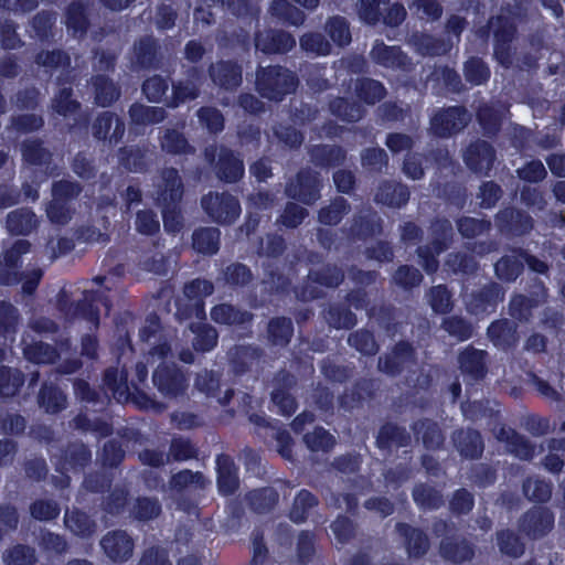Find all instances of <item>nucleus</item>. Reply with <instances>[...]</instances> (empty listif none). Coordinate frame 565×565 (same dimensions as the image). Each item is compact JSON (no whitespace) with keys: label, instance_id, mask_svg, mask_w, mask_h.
<instances>
[{"label":"nucleus","instance_id":"obj_19","mask_svg":"<svg viewBox=\"0 0 565 565\" xmlns=\"http://www.w3.org/2000/svg\"><path fill=\"white\" fill-rule=\"evenodd\" d=\"M451 443L461 457L479 458L484 449L483 439L478 430L460 428L452 433Z\"/></svg>","mask_w":565,"mask_h":565},{"label":"nucleus","instance_id":"obj_41","mask_svg":"<svg viewBox=\"0 0 565 565\" xmlns=\"http://www.w3.org/2000/svg\"><path fill=\"white\" fill-rule=\"evenodd\" d=\"M95 102L100 107L110 106L120 97L119 87L108 77L98 75L93 78Z\"/></svg>","mask_w":565,"mask_h":565},{"label":"nucleus","instance_id":"obj_60","mask_svg":"<svg viewBox=\"0 0 565 565\" xmlns=\"http://www.w3.org/2000/svg\"><path fill=\"white\" fill-rule=\"evenodd\" d=\"M157 60V43L146 36L134 45V61L142 67H150Z\"/></svg>","mask_w":565,"mask_h":565},{"label":"nucleus","instance_id":"obj_40","mask_svg":"<svg viewBox=\"0 0 565 565\" xmlns=\"http://www.w3.org/2000/svg\"><path fill=\"white\" fill-rule=\"evenodd\" d=\"M294 333L290 319L285 317L273 318L267 326V339L273 345L285 347L289 343Z\"/></svg>","mask_w":565,"mask_h":565},{"label":"nucleus","instance_id":"obj_42","mask_svg":"<svg viewBox=\"0 0 565 565\" xmlns=\"http://www.w3.org/2000/svg\"><path fill=\"white\" fill-rule=\"evenodd\" d=\"M495 275L504 281H514L523 270V260L520 250L512 255L501 257L494 265Z\"/></svg>","mask_w":565,"mask_h":565},{"label":"nucleus","instance_id":"obj_31","mask_svg":"<svg viewBox=\"0 0 565 565\" xmlns=\"http://www.w3.org/2000/svg\"><path fill=\"white\" fill-rule=\"evenodd\" d=\"M347 152L339 146L318 145L310 149V159L318 167H335L344 162Z\"/></svg>","mask_w":565,"mask_h":565},{"label":"nucleus","instance_id":"obj_17","mask_svg":"<svg viewBox=\"0 0 565 565\" xmlns=\"http://www.w3.org/2000/svg\"><path fill=\"white\" fill-rule=\"evenodd\" d=\"M92 134L98 140L116 145L125 134V122L114 113H102L92 125Z\"/></svg>","mask_w":565,"mask_h":565},{"label":"nucleus","instance_id":"obj_62","mask_svg":"<svg viewBox=\"0 0 565 565\" xmlns=\"http://www.w3.org/2000/svg\"><path fill=\"white\" fill-rule=\"evenodd\" d=\"M504 111L503 107L495 108L491 105L480 107L478 119L486 134L494 135L500 129Z\"/></svg>","mask_w":565,"mask_h":565},{"label":"nucleus","instance_id":"obj_10","mask_svg":"<svg viewBox=\"0 0 565 565\" xmlns=\"http://www.w3.org/2000/svg\"><path fill=\"white\" fill-rule=\"evenodd\" d=\"M100 547L113 563H125L134 554L135 542L132 537L122 530L107 532L99 542Z\"/></svg>","mask_w":565,"mask_h":565},{"label":"nucleus","instance_id":"obj_33","mask_svg":"<svg viewBox=\"0 0 565 565\" xmlns=\"http://www.w3.org/2000/svg\"><path fill=\"white\" fill-rule=\"evenodd\" d=\"M161 149L170 154H192L195 148L191 146L185 136L174 128H167L159 138Z\"/></svg>","mask_w":565,"mask_h":565},{"label":"nucleus","instance_id":"obj_23","mask_svg":"<svg viewBox=\"0 0 565 565\" xmlns=\"http://www.w3.org/2000/svg\"><path fill=\"white\" fill-rule=\"evenodd\" d=\"M487 352L473 347H467L458 355L461 373L471 380H481L487 374Z\"/></svg>","mask_w":565,"mask_h":565},{"label":"nucleus","instance_id":"obj_56","mask_svg":"<svg viewBox=\"0 0 565 565\" xmlns=\"http://www.w3.org/2000/svg\"><path fill=\"white\" fill-rule=\"evenodd\" d=\"M299 45L305 52L317 56L329 55L332 49L331 43L317 32L305 33L299 40Z\"/></svg>","mask_w":565,"mask_h":565},{"label":"nucleus","instance_id":"obj_47","mask_svg":"<svg viewBox=\"0 0 565 565\" xmlns=\"http://www.w3.org/2000/svg\"><path fill=\"white\" fill-rule=\"evenodd\" d=\"M104 385L111 391L113 396L121 402L126 399L129 392V386L127 383V372L125 365L121 371L118 369L109 367L106 370L104 375Z\"/></svg>","mask_w":565,"mask_h":565},{"label":"nucleus","instance_id":"obj_26","mask_svg":"<svg viewBox=\"0 0 565 565\" xmlns=\"http://www.w3.org/2000/svg\"><path fill=\"white\" fill-rule=\"evenodd\" d=\"M6 224L12 235H29L39 227L40 220L32 210L21 207L7 215Z\"/></svg>","mask_w":565,"mask_h":565},{"label":"nucleus","instance_id":"obj_36","mask_svg":"<svg viewBox=\"0 0 565 565\" xmlns=\"http://www.w3.org/2000/svg\"><path fill=\"white\" fill-rule=\"evenodd\" d=\"M211 319L220 324H244L253 319V315L230 303H221L212 308Z\"/></svg>","mask_w":565,"mask_h":565},{"label":"nucleus","instance_id":"obj_63","mask_svg":"<svg viewBox=\"0 0 565 565\" xmlns=\"http://www.w3.org/2000/svg\"><path fill=\"white\" fill-rule=\"evenodd\" d=\"M206 482L203 473L185 469L173 475L169 481V486L172 490L181 492L191 486L202 489L206 486Z\"/></svg>","mask_w":565,"mask_h":565},{"label":"nucleus","instance_id":"obj_55","mask_svg":"<svg viewBox=\"0 0 565 565\" xmlns=\"http://www.w3.org/2000/svg\"><path fill=\"white\" fill-rule=\"evenodd\" d=\"M355 93L358 97L369 105H374L385 96L384 86L371 78H362L355 85Z\"/></svg>","mask_w":565,"mask_h":565},{"label":"nucleus","instance_id":"obj_27","mask_svg":"<svg viewBox=\"0 0 565 565\" xmlns=\"http://www.w3.org/2000/svg\"><path fill=\"white\" fill-rule=\"evenodd\" d=\"M130 126H148L162 122L167 118L163 107L134 103L128 110Z\"/></svg>","mask_w":565,"mask_h":565},{"label":"nucleus","instance_id":"obj_13","mask_svg":"<svg viewBox=\"0 0 565 565\" xmlns=\"http://www.w3.org/2000/svg\"><path fill=\"white\" fill-rule=\"evenodd\" d=\"M31 243L26 239H18L13 245L3 250L0 258V284L14 285L20 281L19 273L17 271L20 257L29 253Z\"/></svg>","mask_w":565,"mask_h":565},{"label":"nucleus","instance_id":"obj_45","mask_svg":"<svg viewBox=\"0 0 565 565\" xmlns=\"http://www.w3.org/2000/svg\"><path fill=\"white\" fill-rule=\"evenodd\" d=\"M324 31L332 42L340 47L349 45L352 41L350 24L343 17L334 15L329 18L326 22Z\"/></svg>","mask_w":565,"mask_h":565},{"label":"nucleus","instance_id":"obj_49","mask_svg":"<svg viewBox=\"0 0 565 565\" xmlns=\"http://www.w3.org/2000/svg\"><path fill=\"white\" fill-rule=\"evenodd\" d=\"M396 529L407 540V551L411 556L419 557L427 552L429 542L423 532L406 524H398Z\"/></svg>","mask_w":565,"mask_h":565},{"label":"nucleus","instance_id":"obj_22","mask_svg":"<svg viewBox=\"0 0 565 565\" xmlns=\"http://www.w3.org/2000/svg\"><path fill=\"white\" fill-rule=\"evenodd\" d=\"M209 75L215 85L225 89H234L242 84V67L231 61L211 64Z\"/></svg>","mask_w":565,"mask_h":565},{"label":"nucleus","instance_id":"obj_4","mask_svg":"<svg viewBox=\"0 0 565 565\" xmlns=\"http://www.w3.org/2000/svg\"><path fill=\"white\" fill-rule=\"evenodd\" d=\"M201 206L211 221L222 225L234 223L242 211L237 198L228 192L210 191L201 198Z\"/></svg>","mask_w":565,"mask_h":565},{"label":"nucleus","instance_id":"obj_48","mask_svg":"<svg viewBox=\"0 0 565 565\" xmlns=\"http://www.w3.org/2000/svg\"><path fill=\"white\" fill-rule=\"evenodd\" d=\"M214 286L205 279H194L184 286V295L196 305V317L204 318L203 298L212 295Z\"/></svg>","mask_w":565,"mask_h":565},{"label":"nucleus","instance_id":"obj_51","mask_svg":"<svg viewBox=\"0 0 565 565\" xmlns=\"http://www.w3.org/2000/svg\"><path fill=\"white\" fill-rule=\"evenodd\" d=\"M440 554L444 558L461 563L473 556V550L466 541L444 540L440 544Z\"/></svg>","mask_w":565,"mask_h":565},{"label":"nucleus","instance_id":"obj_16","mask_svg":"<svg viewBox=\"0 0 565 565\" xmlns=\"http://www.w3.org/2000/svg\"><path fill=\"white\" fill-rule=\"evenodd\" d=\"M504 289L497 282H490L472 292L468 301V310L473 315L493 311L504 299Z\"/></svg>","mask_w":565,"mask_h":565},{"label":"nucleus","instance_id":"obj_9","mask_svg":"<svg viewBox=\"0 0 565 565\" xmlns=\"http://www.w3.org/2000/svg\"><path fill=\"white\" fill-rule=\"evenodd\" d=\"M471 116L463 107H449L437 113L430 122L431 131L439 137H448L462 130Z\"/></svg>","mask_w":565,"mask_h":565},{"label":"nucleus","instance_id":"obj_24","mask_svg":"<svg viewBox=\"0 0 565 565\" xmlns=\"http://www.w3.org/2000/svg\"><path fill=\"white\" fill-rule=\"evenodd\" d=\"M497 223L501 232L520 236L529 233L533 227L532 217L515 209H505L497 215Z\"/></svg>","mask_w":565,"mask_h":565},{"label":"nucleus","instance_id":"obj_2","mask_svg":"<svg viewBox=\"0 0 565 565\" xmlns=\"http://www.w3.org/2000/svg\"><path fill=\"white\" fill-rule=\"evenodd\" d=\"M103 303L108 308L107 302L103 299L102 295L94 290H84L82 299H73L67 290L62 289L57 295L56 305L61 312L64 313L66 319H84L98 326L99 309L97 303Z\"/></svg>","mask_w":565,"mask_h":565},{"label":"nucleus","instance_id":"obj_3","mask_svg":"<svg viewBox=\"0 0 565 565\" xmlns=\"http://www.w3.org/2000/svg\"><path fill=\"white\" fill-rule=\"evenodd\" d=\"M433 241L430 245L419 246L417 255L419 264L428 274L436 273L439 267L437 256L448 248L452 239V225L448 220H437L431 224Z\"/></svg>","mask_w":565,"mask_h":565},{"label":"nucleus","instance_id":"obj_46","mask_svg":"<svg viewBox=\"0 0 565 565\" xmlns=\"http://www.w3.org/2000/svg\"><path fill=\"white\" fill-rule=\"evenodd\" d=\"M279 499L278 492L273 488L253 490L247 494V501L253 511L267 513L275 508Z\"/></svg>","mask_w":565,"mask_h":565},{"label":"nucleus","instance_id":"obj_39","mask_svg":"<svg viewBox=\"0 0 565 565\" xmlns=\"http://www.w3.org/2000/svg\"><path fill=\"white\" fill-rule=\"evenodd\" d=\"M411 443V435L405 428L398 427L394 424L384 425L377 435L376 444L382 449H390L392 447H405Z\"/></svg>","mask_w":565,"mask_h":565},{"label":"nucleus","instance_id":"obj_14","mask_svg":"<svg viewBox=\"0 0 565 565\" xmlns=\"http://www.w3.org/2000/svg\"><path fill=\"white\" fill-rule=\"evenodd\" d=\"M371 60L386 68L409 72L413 68L412 60L399 46L386 45L383 41H375L371 52Z\"/></svg>","mask_w":565,"mask_h":565},{"label":"nucleus","instance_id":"obj_53","mask_svg":"<svg viewBox=\"0 0 565 565\" xmlns=\"http://www.w3.org/2000/svg\"><path fill=\"white\" fill-rule=\"evenodd\" d=\"M23 160L33 166H42L50 161L51 152L38 139H26L21 145Z\"/></svg>","mask_w":565,"mask_h":565},{"label":"nucleus","instance_id":"obj_64","mask_svg":"<svg viewBox=\"0 0 565 565\" xmlns=\"http://www.w3.org/2000/svg\"><path fill=\"white\" fill-rule=\"evenodd\" d=\"M2 559L6 565H34L36 556L34 548L18 544L6 550Z\"/></svg>","mask_w":565,"mask_h":565},{"label":"nucleus","instance_id":"obj_21","mask_svg":"<svg viewBox=\"0 0 565 565\" xmlns=\"http://www.w3.org/2000/svg\"><path fill=\"white\" fill-rule=\"evenodd\" d=\"M201 72L196 67L188 71V77L172 84V98L170 107H178L188 100H193L200 95Z\"/></svg>","mask_w":565,"mask_h":565},{"label":"nucleus","instance_id":"obj_5","mask_svg":"<svg viewBox=\"0 0 565 565\" xmlns=\"http://www.w3.org/2000/svg\"><path fill=\"white\" fill-rule=\"evenodd\" d=\"M216 157L215 170L221 181L234 183L243 177V161L231 149L216 145H211L204 149V158L207 162L213 163Z\"/></svg>","mask_w":565,"mask_h":565},{"label":"nucleus","instance_id":"obj_57","mask_svg":"<svg viewBox=\"0 0 565 565\" xmlns=\"http://www.w3.org/2000/svg\"><path fill=\"white\" fill-rule=\"evenodd\" d=\"M318 499L308 490H301L294 500L290 509V519L294 522H303L308 518V512L317 507Z\"/></svg>","mask_w":565,"mask_h":565},{"label":"nucleus","instance_id":"obj_50","mask_svg":"<svg viewBox=\"0 0 565 565\" xmlns=\"http://www.w3.org/2000/svg\"><path fill=\"white\" fill-rule=\"evenodd\" d=\"M329 109L332 115L347 122L359 121L364 116V109L360 105L342 97L331 100Z\"/></svg>","mask_w":565,"mask_h":565},{"label":"nucleus","instance_id":"obj_15","mask_svg":"<svg viewBox=\"0 0 565 565\" xmlns=\"http://www.w3.org/2000/svg\"><path fill=\"white\" fill-rule=\"evenodd\" d=\"M255 47L264 54H285L296 45L295 38L282 30H265L255 33Z\"/></svg>","mask_w":565,"mask_h":565},{"label":"nucleus","instance_id":"obj_38","mask_svg":"<svg viewBox=\"0 0 565 565\" xmlns=\"http://www.w3.org/2000/svg\"><path fill=\"white\" fill-rule=\"evenodd\" d=\"M409 43L422 55H441L450 50L449 43L424 33L412 34Z\"/></svg>","mask_w":565,"mask_h":565},{"label":"nucleus","instance_id":"obj_28","mask_svg":"<svg viewBox=\"0 0 565 565\" xmlns=\"http://www.w3.org/2000/svg\"><path fill=\"white\" fill-rule=\"evenodd\" d=\"M408 200V188L396 182H383L375 194L376 202L393 207H399L406 204Z\"/></svg>","mask_w":565,"mask_h":565},{"label":"nucleus","instance_id":"obj_29","mask_svg":"<svg viewBox=\"0 0 565 565\" xmlns=\"http://www.w3.org/2000/svg\"><path fill=\"white\" fill-rule=\"evenodd\" d=\"M382 232L381 218L370 209L361 211L354 216L350 233L356 237H367Z\"/></svg>","mask_w":565,"mask_h":565},{"label":"nucleus","instance_id":"obj_59","mask_svg":"<svg viewBox=\"0 0 565 565\" xmlns=\"http://www.w3.org/2000/svg\"><path fill=\"white\" fill-rule=\"evenodd\" d=\"M24 382L22 372L17 369L0 367V396H14Z\"/></svg>","mask_w":565,"mask_h":565},{"label":"nucleus","instance_id":"obj_35","mask_svg":"<svg viewBox=\"0 0 565 565\" xmlns=\"http://www.w3.org/2000/svg\"><path fill=\"white\" fill-rule=\"evenodd\" d=\"M217 484L224 494H232L238 488V478L234 462L228 456L221 455L217 457Z\"/></svg>","mask_w":565,"mask_h":565},{"label":"nucleus","instance_id":"obj_12","mask_svg":"<svg viewBox=\"0 0 565 565\" xmlns=\"http://www.w3.org/2000/svg\"><path fill=\"white\" fill-rule=\"evenodd\" d=\"M153 383L164 396L177 397L188 388V380L183 372L175 365H159L153 373Z\"/></svg>","mask_w":565,"mask_h":565},{"label":"nucleus","instance_id":"obj_44","mask_svg":"<svg viewBox=\"0 0 565 565\" xmlns=\"http://www.w3.org/2000/svg\"><path fill=\"white\" fill-rule=\"evenodd\" d=\"M64 524L72 533L82 537L90 536L96 531L95 522L78 510L66 511Z\"/></svg>","mask_w":565,"mask_h":565},{"label":"nucleus","instance_id":"obj_58","mask_svg":"<svg viewBox=\"0 0 565 565\" xmlns=\"http://www.w3.org/2000/svg\"><path fill=\"white\" fill-rule=\"evenodd\" d=\"M40 406L47 413H57L66 405V397L61 390L53 385H44L39 395Z\"/></svg>","mask_w":565,"mask_h":565},{"label":"nucleus","instance_id":"obj_6","mask_svg":"<svg viewBox=\"0 0 565 565\" xmlns=\"http://www.w3.org/2000/svg\"><path fill=\"white\" fill-rule=\"evenodd\" d=\"M494 33V57L503 66L513 65V47L511 45L515 34V26L508 17L499 15L489 21Z\"/></svg>","mask_w":565,"mask_h":565},{"label":"nucleus","instance_id":"obj_18","mask_svg":"<svg viewBox=\"0 0 565 565\" xmlns=\"http://www.w3.org/2000/svg\"><path fill=\"white\" fill-rule=\"evenodd\" d=\"M554 524L553 513L546 508H533L526 512L520 522V529L526 535L537 539L548 533Z\"/></svg>","mask_w":565,"mask_h":565},{"label":"nucleus","instance_id":"obj_20","mask_svg":"<svg viewBox=\"0 0 565 565\" xmlns=\"http://www.w3.org/2000/svg\"><path fill=\"white\" fill-rule=\"evenodd\" d=\"M411 363H414L412 345L406 342H399L390 354L379 359L377 369L383 373L394 376Z\"/></svg>","mask_w":565,"mask_h":565},{"label":"nucleus","instance_id":"obj_32","mask_svg":"<svg viewBox=\"0 0 565 565\" xmlns=\"http://www.w3.org/2000/svg\"><path fill=\"white\" fill-rule=\"evenodd\" d=\"M413 431L417 440L422 439L424 446L428 449L439 448L445 437L438 424L429 419H420L413 425Z\"/></svg>","mask_w":565,"mask_h":565},{"label":"nucleus","instance_id":"obj_52","mask_svg":"<svg viewBox=\"0 0 565 565\" xmlns=\"http://www.w3.org/2000/svg\"><path fill=\"white\" fill-rule=\"evenodd\" d=\"M23 354L26 360L36 364H51L58 358L56 350L43 342L25 344Z\"/></svg>","mask_w":565,"mask_h":565},{"label":"nucleus","instance_id":"obj_7","mask_svg":"<svg viewBox=\"0 0 565 565\" xmlns=\"http://www.w3.org/2000/svg\"><path fill=\"white\" fill-rule=\"evenodd\" d=\"M184 185L175 168H164L156 183L154 200L159 206H174L182 200Z\"/></svg>","mask_w":565,"mask_h":565},{"label":"nucleus","instance_id":"obj_34","mask_svg":"<svg viewBox=\"0 0 565 565\" xmlns=\"http://www.w3.org/2000/svg\"><path fill=\"white\" fill-rule=\"evenodd\" d=\"M228 356L236 373H243L257 364L262 358V350L250 345H237L228 351Z\"/></svg>","mask_w":565,"mask_h":565},{"label":"nucleus","instance_id":"obj_30","mask_svg":"<svg viewBox=\"0 0 565 565\" xmlns=\"http://www.w3.org/2000/svg\"><path fill=\"white\" fill-rule=\"evenodd\" d=\"M488 335L494 345L507 349L518 342L516 326L508 319L497 320L488 328Z\"/></svg>","mask_w":565,"mask_h":565},{"label":"nucleus","instance_id":"obj_37","mask_svg":"<svg viewBox=\"0 0 565 565\" xmlns=\"http://www.w3.org/2000/svg\"><path fill=\"white\" fill-rule=\"evenodd\" d=\"M220 230L216 227H202L192 235L193 248L204 255H213L220 248Z\"/></svg>","mask_w":565,"mask_h":565},{"label":"nucleus","instance_id":"obj_8","mask_svg":"<svg viewBox=\"0 0 565 565\" xmlns=\"http://www.w3.org/2000/svg\"><path fill=\"white\" fill-rule=\"evenodd\" d=\"M319 186L318 173L305 169L287 183L285 192L288 198L310 205L320 198Z\"/></svg>","mask_w":565,"mask_h":565},{"label":"nucleus","instance_id":"obj_61","mask_svg":"<svg viewBox=\"0 0 565 565\" xmlns=\"http://www.w3.org/2000/svg\"><path fill=\"white\" fill-rule=\"evenodd\" d=\"M119 163L132 172H141L146 169V150L139 147H124L119 150Z\"/></svg>","mask_w":565,"mask_h":565},{"label":"nucleus","instance_id":"obj_1","mask_svg":"<svg viewBox=\"0 0 565 565\" xmlns=\"http://www.w3.org/2000/svg\"><path fill=\"white\" fill-rule=\"evenodd\" d=\"M298 84L297 75L281 65L259 66L255 73V89L269 100L281 102L296 92Z\"/></svg>","mask_w":565,"mask_h":565},{"label":"nucleus","instance_id":"obj_25","mask_svg":"<svg viewBox=\"0 0 565 565\" xmlns=\"http://www.w3.org/2000/svg\"><path fill=\"white\" fill-rule=\"evenodd\" d=\"M545 299L546 290L540 282L537 285V291L533 292V297L527 298L523 295H515L511 298L509 315L519 321H527L531 317L532 308L543 303Z\"/></svg>","mask_w":565,"mask_h":565},{"label":"nucleus","instance_id":"obj_11","mask_svg":"<svg viewBox=\"0 0 565 565\" xmlns=\"http://www.w3.org/2000/svg\"><path fill=\"white\" fill-rule=\"evenodd\" d=\"M462 158L472 172L487 175L495 161V150L488 141L477 139L463 150Z\"/></svg>","mask_w":565,"mask_h":565},{"label":"nucleus","instance_id":"obj_43","mask_svg":"<svg viewBox=\"0 0 565 565\" xmlns=\"http://www.w3.org/2000/svg\"><path fill=\"white\" fill-rule=\"evenodd\" d=\"M268 12L279 21L288 22L296 26L303 24L306 20V14L287 0H274Z\"/></svg>","mask_w":565,"mask_h":565},{"label":"nucleus","instance_id":"obj_54","mask_svg":"<svg viewBox=\"0 0 565 565\" xmlns=\"http://www.w3.org/2000/svg\"><path fill=\"white\" fill-rule=\"evenodd\" d=\"M350 211V205L342 196L335 198L328 206L318 213V220L324 225H337Z\"/></svg>","mask_w":565,"mask_h":565}]
</instances>
